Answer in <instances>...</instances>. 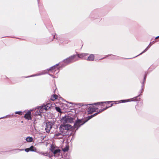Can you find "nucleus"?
<instances>
[{"instance_id": "nucleus-1", "label": "nucleus", "mask_w": 159, "mask_h": 159, "mask_svg": "<svg viewBox=\"0 0 159 159\" xmlns=\"http://www.w3.org/2000/svg\"><path fill=\"white\" fill-rule=\"evenodd\" d=\"M71 126L68 124H64L61 125L60 128V132L55 134V136L59 137L58 138L61 139L63 136L68 134V131L69 129H71Z\"/></svg>"}, {"instance_id": "nucleus-2", "label": "nucleus", "mask_w": 159, "mask_h": 159, "mask_svg": "<svg viewBox=\"0 0 159 159\" xmlns=\"http://www.w3.org/2000/svg\"><path fill=\"white\" fill-rule=\"evenodd\" d=\"M58 65V64H57L56 65H55L54 66L51 67L50 68H49V69H47L45 70H42L39 73L36 74L34 75H31L30 76L27 77H34L35 76H39L40 75H43L44 74H45L47 73V72L49 71V70H52V72L54 74L55 73V72L56 71H57L56 72V74L59 71L58 70V68L57 67V66Z\"/></svg>"}, {"instance_id": "nucleus-3", "label": "nucleus", "mask_w": 159, "mask_h": 159, "mask_svg": "<svg viewBox=\"0 0 159 159\" xmlns=\"http://www.w3.org/2000/svg\"><path fill=\"white\" fill-rule=\"evenodd\" d=\"M109 102H98L92 104H88V105L92 106H90L89 107L88 111L89 113H92V112H93L96 111V110L98 109V108L95 107L94 106V105H100L104 103H106Z\"/></svg>"}, {"instance_id": "nucleus-4", "label": "nucleus", "mask_w": 159, "mask_h": 159, "mask_svg": "<svg viewBox=\"0 0 159 159\" xmlns=\"http://www.w3.org/2000/svg\"><path fill=\"white\" fill-rule=\"evenodd\" d=\"M52 107V104L50 103H48L46 105L44 104L42 106L39 107L38 109L40 113L44 112L46 111L49 110Z\"/></svg>"}, {"instance_id": "nucleus-5", "label": "nucleus", "mask_w": 159, "mask_h": 159, "mask_svg": "<svg viewBox=\"0 0 159 159\" xmlns=\"http://www.w3.org/2000/svg\"><path fill=\"white\" fill-rule=\"evenodd\" d=\"M75 55H73L64 60L63 62L65 64L63 65V66H65L68 64L76 61L77 60L75 59Z\"/></svg>"}, {"instance_id": "nucleus-6", "label": "nucleus", "mask_w": 159, "mask_h": 159, "mask_svg": "<svg viewBox=\"0 0 159 159\" xmlns=\"http://www.w3.org/2000/svg\"><path fill=\"white\" fill-rule=\"evenodd\" d=\"M85 123L84 120H77L74 124V128L76 129H78L82 125Z\"/></svg>"}, {"instance_id": "nucleus-7", "label": "nucleus", "mask_w": 159, "mask_h": 159, "mask_svg": "<svg viewBox=\"0 0 159 159\" xmlns=\"http://www.w3.org/2000/svg\"><path fill=\"white\" fill-rule=\"evenodd\" d=\"M109 107H106L104 108H103V109H102L100 110L98 112L97 111V112L95 113L94 114L91 115L90 116H88L86 118V120H84V121L85 122V123H86L87 121L88 120H89L90 119H91L92 117H94V116H96L98 113H100V112L103 111H104L106 110V109H107Z\"/></svg>"}, {"instance_id": "nucleus-8", "label": "nucleus", "mask_w": 159, "mask_h": 159, "mask_svg": "<svg viewBox=\"0 0 159 159\" xmlns=\"http://www.w3.org/2000/svg\"><path fill=\"white\" fill-rule=\"evenodd\" d=\"M53 125V123L52 122L48 121L46 123L45 129L47 132L48 133L50 132Z\"/></svg>"}, {"instance_id": "nucleus-9", "label": "nucleus", "mask_w": 159, "mask_h": 159, "mask_svg": "<svg viewBox=\"0 0 159 159\" xmlns=\"http://www.w3.org/2000/svg\"><path fill=\"white\" fill-rule=\"evenodd\" d=\"M62 120L66 123H71L73 122V119L69 116H66L62 118Z\"/></svg>"}, {"instance_id": "nucleus-10", "label": "nucleus", "mask_w": 159, "mask_h": 159, "mask_svg": "<svg viewBox=\"0 0 159 159\" xmlns=\"http://www.w3.org/2000/svg\"><path fill=\"white\" fill-rule=\"evenodd\" d=\"M31 112L30 111H29L26 113L24 116V118L28 120H31Z\"/></svg>"}, {"instance_id": "nucleus-11", "label": "nucleus", "mask_w": 159, "mask_h": 159, "mask_svg": "<svg viewBox=\"0 0 159 159\" xmlns=\"http://www.w3.org/2000/svg\"><path fill=\"white\" fill-rule=\"evenodd\" d=\"M94 55L91 54L88 57L87 60L89 61H93L94 60Z\"/></svg>"}, {"instance_id": "nucleus-12", "label": "nucleus", "mask_w": 159, "mask_h": 159, "mask_svg": "<svg viewBox=\"0 0 159 159\" xmlns=\"http://www.w3.org/2000/svg\"><path fill=\"white\" fill-rule=\"evenodd\" d=\"M88 55V54L87 53H82L80 54H78V57L80 58H83L84 57Z\"/></svg>"}, {"instance_id": "nucleus-13", "label": "nucleus", "mask_w": 159, "mask_h": 159, "mask_svg": "<svg viewBox=\"0 0 159 159\" xmlns=\"http://www.w3.org/2000/svg\"><path fill=\"white\" fill-rule=\"evenodd\" d=\"M60 151L61 150L60 149H57L55 150L53 152L54 155H56L58 153H59L60 152Z\"/></svg>"}, {"instance_id": "nucleus-14", "label": "nucleus", "mask_w": 159, "mask_h": 159, "mask_svg": "<svg viewBox=\"0 0 159 159\" xmlns=\"http://www.w3.org/2000/svg\"><path fill=\"white\" fill-rule=\"evenodd\" d=\"M33 138L32 137H29L26 139V140L27 142H30L33 141Z\"/></svg>"}, {"instance_id": "nucleus-15", "label": "nucleus", "mask_w": 159, "mask_h": 159, "mask_svg": "<svg viewBox=\"0 0 159 159\" xmlns=\"http://www.w3.org/2000/svg\"><path fill=\"white\" fill-rule=\"evenodd\" d=\"M151 46L150 45V44H149L148 45V46L147 47V48L143 52L141 53L140 54H141L144 53V52H146L147 51L148 49L151 47Z\"/></svg>"}, {"instance_id": "nucleus-16", "label": "nucleus", "mask_w": 159, "mask_h": 159, "mask_svg": "<svg viewBox=\"0 0 159 159\" xmlns=\"http://www.w3.org/2000/svg\"><path fill=\"white\" fill-rule=\"evenodd\" d=\"M57 96L56 94H54L53 96L51 98V99L53 101L55 100L57 98Z\"/></svg>"}, {"instance_id": "nucleus-17", "label": "nucleus", "mask_w": 159, "mask_h": 159, "mask_svg": "<svg viewBox=\"0 0 159 159\" xmlns=\"http://www.w3.org/2000/svg\"><path fill=\"white\" fill-rule=\"evenodd\" d=\"M40 154L43 155L44 156H48V154L47 152H41L40 153Z\"/></svg>"}, {"instance_id": "nucleus-18", "label": "nucleus", "mask_w": 159, "mask_h": 159, "mask_svg": "<svg viewBox=\"0 0 159 159\" xmlns=\"http://www.w3.org/2000/svg\"><path fill=\"white\" fill-rule=\"evenodd\" d=\"M55 109L58 112L61 113V110L60 108L59 107H55Z\"/></svg>"}, {"instance_id": "nucleus-19", "label": "nucleus", "mask_w": 159, "mask_h": 159, "mask_svg": "<svg viewBox=\"0 0 159 159\" xmlns=\"http://www.w3.org/2000/svg\"><path fill=\"white\" fill-rule=\"evenodd\" d=\"M146 76L145 75L144 77V78L143 81V82L142 83V88H143V86H144V82L145 81V80H146Z\"/></svg>"}, {"instance_id": "nucleus-20", "label": "nucleus", "mask_w": 159, "mask_h": 159, "mask_svg": "<svg viewBox=\"0 0 159 159\" xmlns=\"http://www.w3.org/2000/svg\"><path fill=\"white\" fill-rule=\"evenodd\" d=\"M34 148H35L34 146H31L29 148V150L31 151H34Z\"/></svg>"}, {"instance_id": "nucleus-21", "label": "nucleus", "mask_w": 159, "mask_h": 159, "mask_svg": "<svg viewBox=\"0 0 159 159\" xmlns=\"http://www.w3.org/2000/svg\"><path fill=\"white\" fill-rule=\"evenodd\" d=\"M129 100H121L120 101V102L124 103L125 102H127L129 101Z\"/></svg>"}, {"instance_id": "nucleus-22", "label": "nucleus", "mask_w": 159, "mask_h": 159, "mask_svg": "<svg viewBox=\"0 0 159 159\" xmlns=\"http://www.w3.org/2000/svg\"><path fill=\"white\" fill-rule=\"evenodd\" d=\"M15 113L18 114L19 115H22V112L20 111H17L15 112Z\"/></svg>"}, {"instance_id": "nucleus-23", "label": "nucleus", "mask_w": 159, "mask_h": 159, "mask_svg": "<svg viewBox=\"0 0 159 159\" xmlns=\"http://www.w3.org/2000/svg\"><path fill=\"white\" fill-rule=\"evenodd\" d=\"M69 148L68 147H66L62 149V150L64 152H66L68 150Z\"/></svg>"}, {"instance_id": "nucleus-24", "label": "nucleus", "mask_w": 159, "mask_h": 159, "mask_svg": "<svg viewBox=\"0 0 159 159\" xmlns=\"http://www.w3.org/2000/svg\"><path fill=\"white\" fill-rule=\"evenodd\" d=\"M50 150L52 152H53V151L54 150V147L53 146H51V148L50 149Z\"/></svg>"}, {"instance_id": "nucleus-25", "label": "nucleus", "mask_w": 159, "mask_h": 159, "mask_svg": "<svg viewBox=\"0 0 159 159\" xmlns=\"http://www.w3.org/2000/svg\"><path fill=\"white\" fill-rule=\"evenodd\" d=\"M30 149V148H26L25 149V151L26 152H29V151H30V150H29Z\"/></svg>"}, {"instance_id": "nucleus-26", "label": "nucleus", "mask_w": 159, "mask_h": 159, "mask_svg": "<svg viewBox=\"0 0 159 159\" xmlns=\"http://www.w3.org/2000/svg\"><path fill=\"white\" fill-rule=\"evenodd\" d=\"M139 96V95L138 96L134 98H133V99H134V100L133 101H137V100L136 99V98L137 97H138Z\"/></svg>"}, {"instance_id": "nucleus-27", "label": "nucleus", "mask_w": 159, "mask_h": 159, "mask_svg": "<svg viewBox=\"0 0 159 159\" xmlns=\"http://www.w3.org/2000/svg\"><path fill=\"white\" fill-rule=\"evenodd\" d=\"M48 75L51 76H52V77H53V78H56V77H55L52 74H48Z\"/></svg>"}, {"instance_id": "nucleus-28", "label": "nucleus", "mask_w": 159, "mask_h": 159, "mask_svg": "<svg viewBox=\"0 0 159 159\" xmlns=\"http://www.w3.org/2000/svg\"><path fill=\"white\" fill-rule=\"evenodd\" d=\"M36 115H40V113H39L37 111V112H36Z\"/></svg>"}, {"instance_id": "nucleus-29", "label": "nucleus", "mask_w": 159, "mask_h": 159, "mask_svg": "<svg viewBox=\"0 0 159 159\" xmlns=\"http://www.w3.org/2000/svg\"><path fill=\"white\" fill-rule=\"evenodd\" d=\"M114 59H116L117 57L116 56H113Z\"/></svg>"}, {"instance_id": "nucleus-30", "label": "nucleus", "mask_w": 159, "mask_h": 159, "mask_svg": "<svg viewBox=\"0 0 159 159\" xmlns=\"http://www.w3.org/2000/svg\"><path fill=\"white\" fill-rule=\"evenodd\" d=\"M57 35H56V34H55V35L53 36V38L54 39L55 38V37Z\"/></svg>"}, {"instance_id": "nucleus-31", "label": "nucleus", "mask_w": 159, "mask_h": 159, "mask_svg": "<svg viewBox=\"0 0 159 159\" xmlns=\"http://www.w3.org/2000/svg\"><path fill=\"white\" fill-rule=\"evenodd\" d=\"M6 117V116H4V117H1V118H0V119H2V118H5Z\"/></svg>"}, {"instance_id": "nucleus-32", "label": "nucleus", "mask_w": 159, "mask_h": 159, "mask_svg": "<svg viewBox=\"0 0 159 159\" xmlns=\"http://www.w3.org/2000/svg\"><path fill=\"white\" fill-rule=\"evenodd\" d=\"M159 38V36L156 37V38H155V39H157V38Z\"/></svg>"}, {"instance_id": "nucleus-33", "label": "nucleus", "mask_w": 159, "mask_h": 159, "mask_svg": "<svg viewBox=\"0 0 159 159\" xmlns=\"http://www.w3.org/2000/svg\"><path fill=\"white\" fill-rule=\"evenodd\" d=\"M17 150H19V151H20L22 150V149H17Z\"/></svg>"}, {"instance_id": "nucleus-34", "label": "nucleus", "mask_w": 159, "mask_h": 159, "mask_svg": "<svg viewBox=\"0 0 159 159\" xmlns=\"http://www.w3.org/2000/svg\"><path fill=\"white\" fill-rule=\"evenodd\" d=\"M10 116V117H11V116Z\"/></svg>"}, {"instance_id": "nucleus-35", "label": "nucleus", "mask_w": 159, "mask_h": 159, "mask_svg": "<svg viewBox=\"0 0 159 159\" xmlns=\"http://www.w3.org/2000/svg\"><path fill=\"white\" fill-rule=\"evenodd\" d=\"M143 88H142V89L141 90H143Z\"/></svg>"}, {"instance_id": "nucleus-36", "label": "nucleus", "mask_w": 159, "mask_h": 159, "mask_svg": "<svg viewBox=\"0 0 159 159\" xmlns=\"http://www.w3.org/2000/svg\"><path fill=\"white\" fill-rule=\"evenodd\" d=\"M111 106H112V104H111V105L110 107H111Z\"/></svg>"}, {"instance_id": "nucleus-37", "label": "nucleus", "mask_w": 159, "mask_h": 159, "mask_svg": "<svg viewBox=\"0 0 159 159\" xmlns=\"http://www.w3.org/2000/svg\"><path fill=\"white\" fill-rule=\"evenodd\" d=\"M140 55V54H139V55H138V56H139V55Z\"/></svg>"}]
</instances>
